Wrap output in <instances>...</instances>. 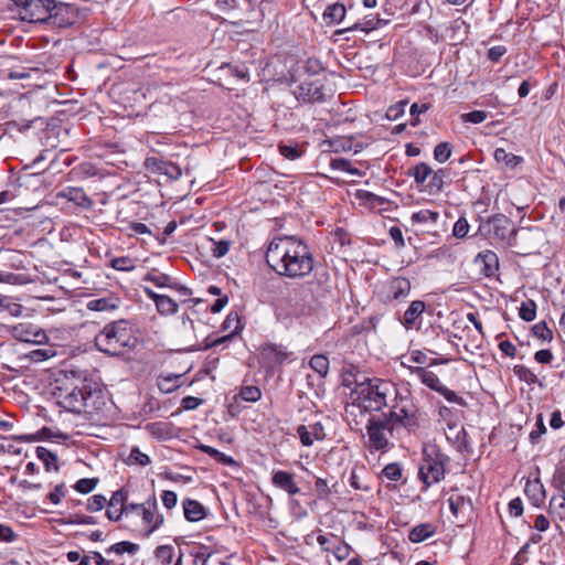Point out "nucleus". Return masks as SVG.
Listing matches in <instances>:
<instances>
[{"instance_id":"1","label":"nucleus","mask_w":565,"mask_h":565,"mask_svg":"<svg viewBox=\"0 0 565 565\" xmlns=\"http://www.w3.org/2000/svg\"><path fill=\"white\" fill-rule=\"evenodd\" d=\"M267 265L279 276L301 279L315 267V258L309 246L295 236L275 237L266 250Z\"/></svg>"},{"instance_id":"2","label":"nucleus","mask_w":565,"mask_h":565,"mask_svg":"<svg viewBox=\"0 0 565 565\" xmlns=\"http://www.w3.org/2000/svg\"><path fill=\"white\" fill-rule=\"evenodd\" d=\"M21 20L30 23H51L65 26L71 24L70 18H64L70 7L55 0H14Z\"/></svg>"},{"instance_id":"3","label":"nucleus","mask_w":565,"mask_h":565,"mask_svg":"<svg viewBox=\"0 0 565 565\" xmlns=\"http://www.w3.org/2000/svg\"><path fill=\"white\" fill-rule=\"evenodd\" d=\"M138 339L131 324L126 320L107 323L95 337L96 348L109 355H119L137 345Z\"/></svg>"},{"instance_id":"4","label":"nucleus","mask_w":565,"mask_h":565,"mask_svg":"<svg viewBox=\"0 0 565 565\" xmlns=\"http://www.w3.org/2000/svg\"><path fill=\"white\" fill-rule=\"evenodd\" d=\"M58 405L71 413L93 414L99 409L104 402L97 392L92 390L84 382L81 385H65L57 387L54 393Z\"/></svg>"},{"instance_id":"5","label":"nucleus","mask_w":565,"mask_h":565,"mask_svg":"<svg viewBox=\"0 0 565 565\" xmlns=\"http://www.w3.org/2000/svg\"><path fill=\"white\" fill-rule=\"evenodd\" d=\"M359 399L365 411L380 412L384 407H390L393 399L401 391L398 386L390 380L379 377L366 379L358 384Z\"/></svg>"},{"instance_id":"6","label":"nucleus","mask_w":565,"mask_h":565,"mask_svg":"<svg viewBox=\"0 0 565 565\" xmlns=\"http://www.w3.org/2000/svg\"><path fill=\"white\" fill-rule=\"evenodd\" d=\"M388 408L390 411L382 415L392 424V426L403 427L408 433H414L418 429L420 412L409 391H399Z\"/></svg>"},{"instance_id":"7","label":"nucleus","mask_w":565,"mask_h":565,"mask_svg":"<svg viewBox=\"0 0 565 565\" xmlns=\"http://www.w3.org/2000/svg\"><path fill=\"white\" fill-rule=\"evenodd\" d=\"M449 458L441 454L437 446L429 445L423 448V460L418 477L427 487L439 482L445 476V466Z\"/></svg>"},{"instance_id":"8","label":"nucleus","mask_w":565,"mask_h":565,"mask_svg":"<svg viewBox=\"0 0 565 565\" xmlns=\"http://www.w3.org/2000/svg\"><path fill=\"white\" fill-rule=\"evenodd\" d=\"M478 231L482 236L507 243L509 246L514 245L518 233V228L512 226V221L503 214L489 216L480 223Z\"/></svg>"},{"instance_id":"9","label":"nucleus","mask_w":565,"mask_h":565,"mask_svg":"<svg viewBox=\"0 0 565 565\" xmlns=\"http://www.w3.org/2000/svg\"><path fill=\"white\" fill-rule=\"evenodd\" d=\"M394 426L383 416H372L366 424L370 449L375 451H386L388 449L390 437L393 436Z\"/></svg>"},{"instance_id":"10","label":"nucleus","mask_w":565,"mask_h":565,"mask_svg":"<svg viewBox=\"0 0 565 565\" xmlns=\"http://www.w3.org/2000/svg\"><path fill=\"white\" fill-rule=\"evenodd\" d=\"M297 100L302 103H318L324 99L323 85L319 79L308 77L301 81L292 90Z\"/></svg>"},{"instance_id":"11","label":"nucleus","mask_w":565,"mask_h":565,"mask_svg":"<svg viewBox=\"0 0 565 565\" xmlns=\"http://www.w3.org/2000/svg\"><path fill=\"white\" fill-rule=\"evenodd\" d=\"M288 358L286 348L277 344H265L260 349V359L264 365L274 367L278 364H282Z\"/></svg>"},{"instance_id":"12","label":"nucleus","mask_w":565,"mask_h":565,"mask_svg":"<svg viewBox=\"0 0 565 565\" xmlns=\"http://www.w3.org/2000/svg\"><path fill=\"white\" fill-rule=\"evenodd\" d=\"M553 483L558 493L551 498L550 511L563 520L565 519V475L561 473L554 477Z\"/></svg>"},{"instance_id":"13","label":"nucleus","mask_w":565,"mask_h":565,"mask_svg":"<svg viewBox=\"0 0 565 565\" xmlns=\"http://www.w3.org/2000/svg\"><path fill=\"white\" fill-rule=\"evenodd\" d=\"M143 292L149 299L153 300L159 313L169 316L178 312L179 305L172 298L166 295H159L149 287H143Z\"/></svg>"},{"instance_id":"14","label":"nucleus","mask_w":565,"mask_h":565,"mask_svg":"<svg viewBox=\"0 0 565 565\" xmlns=\"http://www.w3.org/2000/svg\"><path fill=\"white\" fill-rule=\"evenodd\" d=\"M157 500L156 497L152 495L147 500L146 505L141 510L142 521L145 524L149 525V533L156 531L163 523V516L157 514Z\"/></svg>"},{"instance_id":"15","label":"nucleus","mask_w":565,"mask_h":565,"mask_svg":"<svg viewBox=\"0 0 565 565\" xmlns=\"http://www.w3.org/2000/svg\"><path fill=\"white\" fill-rule=\"evenodd\" d=\"M271 482L276 488L286 491L289 495H295L300 492L291 472L284 470L275 471L271 477Z\"/></svg>"},{"instance_id":"16","label":"nucleus","mask_w":565,"mask_h":565,"mask_svg":"<svg viewBox=\"0 0 565 565\" xmlns=\"http://www.w3.org/2000/svg\"><path fill=\"white\" fill-rule=\"evenodd\" d=\"M14 332L23 342L42 343L46 340L45 332L30 323H20L14 328Z\"/></svg>"},{"instance_id":"17","label":"nucleus","mask_w":565,"mask_h":565,"mask_svg":"<svg viewBox=\"0 0 565 565\" xmlns=\"http://www.w3.org/2000/svg\"><path fill=\"white\" fill-rule=\"evenodd\" d=\"M411 292V281L404 277H396L391 280L387 290V299L399 301Z\"/></svg>"},{"instance_id":"18","label":"nucleus","mask_w":565,"mask_h":565,"mask_svg":"<svg viewBox=\"0 0 565 565\" xmlns=\"http://www.w3.org/2000/svg\"><path fill=\"white\" fill-rule=\"evenodd\" d=\"M524 493L536 508H540L545 501V488L540 479L529 480L525 484Z\"/></svg>"},{"instance_id":"19","label":"nucleus","mask_w":565,"mask_h":565,"mask_svg":"<svg viewBox=\"0 0 565 565\" xmlns=\"http://www.w3.org/2000/svg\"><path fill=\"white\" fill-rule=\"evenodd\" d=\"M408 370L411 374L416 375L420 382L430 390L439 392V390L443 387L440 380L434 372L428 371L422 366H408Z\"/></svg>"},{"instance_id":"20","label":"nucleus","mask_w":565,"mask_h":565,"mask_svg":"<svg viewBox=\"0 0 565 565\" xmlns=\"http://www.w3.org/2000/svg\"><path fill=\"white\" fill-rule=\"evenodd\" d=\"M436 532L437 526L434 523H420L412 527V530L408 533V540L412 543H422L434 536Z\"/></svg>"},{"instance_id":"21","label":"nucleus","mask_w":565,"mask_h":565,"mask_svg":"<svg viewBox=\"0 0 565 565\" xmlns=\"http://www.w3.org/2000/svg\"><path fill=\"white\" fill-rule=\"evenodd\" d=\"M426 305L422 300H414L411 302L407 310L404 312L403 324L406 329H412L415 327L417 320L420 318L423 312L425 311Z\"/></svg>"},{"instance_id":"22","label":"nucleus","mask_w":565,"mask_h":565,"mask_svg":"<svg viewBox=\"0 0 565 565\" xmlns=\"http://www.w3.org/2000/svg\"><path fill=\"white\" fill-rule=\"evenodd\" d=\"M477 262H481L483 267L481 271L486 277H492L499 269V259L494 252L486 250L477 256Z\"/></svg>"},{"instance_id":"23","label":"nucleus","mask_w":565,"mask_h":565,"mask_svg":"<svg viewBox=\"0 0 565 565\" xmlns=\"http://www.w3.org/2000/svg\"><path fill=\"white\" fill-rule=\"evenodd\" d=\"M184 516L190 522H198L205 518V508L198 501L186 499L183 501Z\"/></svg>"},{"instance_id":"24","label":"nucleus","mask_w":565,"mask_h":565,"mask_svg":"<svg viewBox=\"0 0 565 565\" xmlns=\"http://www.w3.org/2000/svg\"><path fill=\"white\" fill-rule=\"evenodd\" d=\"M450 511L455 516L460 513L470 512L472 510V502L469 498L461 494H451L448 499Z\"/></svg>"},{"instance_id":"25","label":"nucleus","mask_w":565,"mask_h":565,"mask_svg":"<svg viewBox=\"0 0 565 565\" xmlns=\"http://www.w3.org/2000/svg\"><path fill=\"white\" fill-rule=\"evenodd\" d=\"M347 9L342 3L335 2L327 7L323 12V20L328 24H335L343 21Z\"/></svg>"},{"instance_id":"26","label":"nucleus","mask_w":565,"mask_h":565,"mask_svg":"<svg viewBox=\"0 0 565 565\" xmlns=\"http://www.w3.org/2000/svg\"><path fill=\"white\" fill-rule=\"evenodd\" d=\"M222 327L224 330L231 331V334L216 340L214 342V345L228 340L230 338H232L234 334H236L242 329L239 317H238L237 312H230L227 315L226 319L224 320Z\"/></svg>"},{"instance_id":"27","label":"nucleus","mask_w":565,"mask_h":565,"mask_svg":"<svg viewBox=\"0 0 565 565\" xmlns=\"http://www.w3.org/2000/svg\"><path fill=\"white\" fill-rule=\"evenodd\" d=\"M119 300L115 297H105L88 301L87 308L92 311H111L118 308Z\"/></svg>"},{"instance_id":"28","label":"nucleus","mask_w":565,"mask_h":565,"mask_svg":"<svg viewBox=\"0 0 565 565\" xmlns=\"http://www.w3.org/2000/svg\"><path fill=\"white\" fill-rule=\"evenodd\" d=\"M62 196L83 207L90 205V200L81 188H67L63 191Z\"/></svg>"},{"instance_id":"29","label":"nucleus","mask_w":565,"mask_h":565,"mask_svg":"<svg viewBox=\"0 0 565 565\" xmlns=\"http://www.w3.org/2000/svg\"><path fill=\"white\" fill-rule=\"evenodd\" d=\"M446 175V170L444 169L433 171L426 185L429 194H438L444 190Z\"/></svg>"},{"instance_id":"30","label":"nucleus","mask_w":565,"mask_h":565,"mask_svg":"<svg viewBox=\"0 0 565 565\" xmlns=\"http://www.w3.org/2000/svg\"><path fill=\"white\" fill-rule=\"evenodd\" d=\"M35 452L36 457L44 463L47 471H58L57 457L55 454L42 446H39Z\"/></svg>"},{"instance_id":"31","label":"nucleus","mask_w":565,"mask_h":565,"mask_svg":"<svg viewBox=\"0 0 565 565\" xmlns=\"http://www.w3.org/2000/svg\"><path fill=\"white\" fill-rule=\"evenodd\" d=\"M143 280L150 281L160 288H174L175 287V282L172 280V278L169 275L162 274V273H156V271L148 273L145 275Z\"/></svg>"},{"instance_id":"32","label":"nucleus","mask_w":565,"mask_h":565,"mask_svg":"<svg viewBox=\"0 0 565 565\" xmlns=\"http://www.w3.org/2000/svg\"><path fill=\"white\" fill-rule=\"evenodd\" d=\"M439 218V213L431 210H420L411 216L412 224H435Z\"/></svg>"},{"instance_id":"33","label":"nucleus","mask_w":565,"mask_h":565,"mask_svg":"<svg viewBox=\"0 0 565 565\" xmlns=\"http://www.w3.org/2000/svg\"><path fill=\"white\" fill-rule=\"evenodd\" d=\"M431 173L433 169L427 163L420 162L409 170L408 175L413 177L417 184H424Z\"/></svg>"},{"instance_id":"34","label":"nucleus","mask_w":565,"mask_h":565,"mask_svg":"<svg viewBox=\"0 0 565 565\" xmlns=\"http://www.w3.org/2000/svg\"><path fill=\"white\" fill-rule=\"evenodd\" d=\"M493 156L497 162H502L510 168H514L523 161L522 157L507 152L503 148L495 149Z\"/></svg>"},{"instance_id":"35","label":"nucleus","mask_w":565,"mask_h":565,"mask_svg":"<svg viewBox=\"0 0 565 565\" xmlns=\"http://www.w3.org/2000/svg\"><path fill=\"white\" fill-rule=\"evenodd\" d=\"M146 430L158 439H166L170 436V426L168 423L154 422L146 425Z\"/></svg>"},{"instance_id":"36","label":"nucleus","mask_w":565,"mask_h":565,"mask_svg":"<svg viewBox=\"0 0 565 565\" xmlns=\"http://www.w3.org/2000/svg\"><path fill=\"white\" fill-rule=\"evenodd\" d=\"M514 375L529 385L540 384L537 376L527 366L519 364L513 367Z\"/></svg>"},{"instance_id":"37","label":"nucleus","mask_w":565,"mask_h":565,"mask_svg":"<svg viewBox=\"0 0 565 565\" xmlns=\"http://www.w3.org/2000/svg\"><path fill=\"white\" fill-rule=\"evenodd\" d=\"M198 448L202 452H204V454L209 455L210 457H212L213 459H215L217 462H221V463L227 465V466L235 463V461L232 457L225 455L224 452H221L220 450H217L211 446L200 445Z\"/></svg>"},{"instance_id":"38","label":"nucleus","mask_w":565,"mask_h":565,"mask_svg":"<svg viewBox=\"0 0 565 565\" xmlns=\"http://www.w3.org/2000/svg\"><path fill=\"white\" fill-rule=\"evenodd\" d=\"M310 367L317 372L319 375L324 377L329 371V360L326 355L316 354L310 359L309 362Z\"/></svg>"},{"instance_id":"39","label":"nucleus","mask_w":565,"mask_h":565,"mask_svg":"<svg viewBox=\"0 0 565 565\" xmlns=\"http://www.w3.org/2000/svg\"><path fill=\"white\" fill-rule=\"evenodd\" d=\"M127 463L146 467L151 463V459L148 455L143 454L138 447H132L128 456Z\"/></svg>"},{"instance_id":"40","label":"nucleus","mask_w":565,"mask_h":565,"mask_svg":"<svg viewBox=\"0 0 565 565\" xmlns=\"http://www.w3.org/2000/svg\"><path fill=\"white\" fill-rule=\"evenodd\" d=\"M154 555L162 565H169L173 561L174 548L171 545H160L156 548Z\"/></svg>"},{"instance_id":"41","label":"nucleus","mask_w":565,"mask_h":565,"mask_svg":"<svg viewBox=\"0 0 565 565\" xmlns=\"http://www.w3.org/2000/svg\"><path fill=\"white\" fill-rule=\"evenodd\" d=\"M519 315L526 322L533 321L536 317V303L533 300L523 301Z\"/></svg>"},{"instance_id":"42","label":"nucleus","mask_w":565,"mask_h":565,"mask_svg":"<svg viewBox=\"0 0 565 565\" xmlns=\"http://www.w3.org/2000/svg\"><path fill=\"white\" fill-rule=\"evenodd\" d=\"M330 167L332 170L344 171L352 175H360V171L356 168H353L349 160L343 158L332 159L330 162Z\"/></svg>"},{"instance_id":"43","label":"nucleus","mask_w":565,"mask_h":565,"mask_svg":"<svg viewBox=\"0 0 565 565\" xmlns=\"http://www.w3.org/2000/svg\"><path fill=\"white\" fill-rule=\"evenodd\" d=\"M452 152V147L449 142H439L434 149V158L436 161L444 163L446 162Z\"/></svg>"},{"instance_id":"44","label":"nucleus","mask_w":565,"mask_h":565,"mask_svg":"<svg viewBox=\"0 0 565 565\" xmlns=\"http://www.w3.org/2000/svg\"><path fill=\"white\" fill-rule=\"evenodd\" d=\"M138 548H139V546L137 544L128 542V541H122V542L111 545L109 548H107L106 552L107 553L114 552L116 554H124V553L135 554L138 551Z\"/></svg>"},{"instance_id":"45","label":"nucleus","mask_w":565,"mask_h":565,"mask_svg":"<svg viewBox=\"0 0 565 565\" xmlns=\"http://www.w3.org/2000/svg\"><path fill=\"white\" fill-rule=\"evenodd\" d=\"M533 334L543 341L551 342L553 340V332L544 321H541L532 327Z\"/></svg>"},{"instance_id":"46","label":"nucleus","mask_w":565,"mask_h":565,"mask_svg":"<svg viewBox=\"0 0 565 565\" xmlns=\"http://www.w3.org/2000/svg\"><path fill=\"white\" fill-rule=\"evenodd\" d=\"M380 23L381 20L377 18L365 19L364 22L354 23L352 26H348L343 31L362 30L364 32H370L372 30H375Z\"/></svg>"},{"instance_id":"47","label":"nucleus","mask_w":565,"mask_h":565,"mask_svg":"<svg viewBox=\"0 0 565 565\" xmlns=\"http://www.w3.org/2000/svg\"><path fill=\"white\" fill-rule=\"evenodd\" d=\"M98 479L96 478H83L79 479L75 484L74 489L83 494L92 492L97 486Z\"/></svg>"},{"instance_id":"48","label":"nucleus","mask_w":565,"mask_h":565,"mask_svg":"<svg viewBox=\"0 0 565 565\" xmlns=\"http://www.w3.org/2000/svg\"><path fill=\"white\" fill-rule=\"evenodd\" d=\"M382 475L392 481H398L402 478V467L397 462L388 463L382 470Z\"/></svg>"},{"instance_id":"49","label":"nucleus","mask_w":565,"mask_h":565,"mask_svg":"<svg viewBox=\"0 0 565 565\" xmlns=\"http://www.w3.org/2000/svg\"><path fill=\"white\" fill-rule=\"evenodd\" d=\"M239 396L246 402H257L262 396V392L257 386H244L239 392Z\"/></svg>"},{"instance_id":"50","label":"nucleus","mask_w":565,"mask_h":565,"mask_svg":"<svg viewBox=\"0 0 565 565\" xmlns=\"http://www.w3.org/2000/svg\"><path fill=\"white\" fill-rule=\"evenodd\" d=\"M166 161L157 157H148L145 160V168L151 173L161 174Z\"/></svg>"},{"instance_id":"51","label":"nucleus","mask_w":565,"mask_h":565,"mask_svg":"<svg viewBox=\"0 0 565 565\" xmlns=\"http://www.w3.org/2000/svg\"><path fill=\"white\" fill-rule=\"evenodd\" d=\"M212 244H213L212 254L216 258H221V257L225 256L228 253L230 246H231L230 241H226V239H221L217 242L212 239Z\"/></svg>"},{"instance_id":"52","label":"nucleus","mask_w":565,"mask_h":565,"mask_svg":"<svg viewBox=\"0 0 565 565\" xmlns=\"http://www.w3.org/2000/svg\"><path fill=\"white\" fill-rule=\"evenodd\" d=\"M488 115L484 110H473L461 115L463 122L481 124L487 119Z\"/></svg>"},{"instance_id":"53","label":"nucleus","mask_w":565,"mask_h":565,"mask_svg":"<svg viewBox=\"0 0 565 565\" xmlns=\"http://www.w3.org/2000/svg\"><path fill=\"white\" fill-rule=\"evenodd\" d=\"M428 109H429V105L428 104H417V103H414L411 106V108H409V113H411V116H412L411 125L413 127L417 126L419 124V118H418L419 115L426 113Z\"/></svg>"},{"instance_id":"54","label":"nucleus","mask_w":565,"mask_h":565,"mask_svg":"<svg viewBox=\"0 0 565 565\" xmlns=\"http://www.w3.org/2000/svg\"><path fill=\"white\" fill-rule=\"evenodd\" d=\"M297 434L299 436V439H300L302 446L310 447L313 445V441L316 440V438L313 437L312 433H310V429L307 425L298 426Z\"/></svg>"},{"instance_id":"55","label":"nucleus","mask_w":565,"mask_h":565,"mask_svg":"<svg viewBox=\"0 0 565 565\" xmlns=\"http://www.w3.org/2000/svg\"><path fill=\"white\" fill-rule=\"evenodd\" d=\"M356 198L360 199L361 201L370 203L371 205H375V204L381 205L385 201L383 198L377 196L376 194L365 191V190H358Z\"/></svg>"},{"instance_id":"56","label":"nucleus","mask_w":565,"mask_h":565,"mask_svg":"<svg viewBox=\"0 0 565 565\" xmlns=\"http://www.w3.org/2000/svg\"><path fill=\"white\" fill-rule=\"evenodd\" d=\"M161 174L167 175L170 180H178L181 177L182 171L178 164L171 161H166Z\"/></svg>"},{"instance_id":"57","label":"nucleus","mask_w":565,"mask_h":565,"mask_svg":"<svg viewBox=\"0 0 565 565\" xmlns=\"http://www.w3.org/2000/svg\"><path fill=\"white\" fill-rule=\"evenodd\" d=\"M279 152L281 156H284L286 159L289 160H296L301 156V151L298 149L297 146L292 145H279Z\"/></svg>"},{"instance_id":"58","label":"nucleus","mask_w":565,"mask_h":565,"mask_svg":"<svg viewBox=\"0 0 565 565\" xmlns=\"http://www.w3.org/2000/svg\"><path fill=\"white\" fill-rule=\"evenodd\" d=\"M111 267L117 270L129 271L135 268V264L129 257H117L111 260Z\"/></svg>"},{"instance_id":"59","label":"nucleus","mask_w":565,"mask_h":565,"mask_svg":"<svg viewBox=\"0 0 565 565\" xmlns=\"http://www.w3.org/2000/svg\"><path fill=\"white\" fill-rule=\"evenodd\" d=\"M469 232V223L465 217H459L452 228V234L457 238H463Z\"/></svg>"},{"instance_id":"60","label":"nucleus","mask_w":565,"mask_h":565,"mask_svg":"<svg viewBox=\"0 0 565 565\" xmlns=\"http://www.w3.org/2000/svg\"><path fill=\"white\" fill-rule=\"evenodd\" d=\"M546 433V426L544 425L543 415L539 414L536 416V429L532 430L530 434L531 441L533 444L537 443L542 435Z\"/></svg>"},{"instance_id":"61","label":"nucleus","mask_w":565,"mask_h":565,"mask_svg":"<svg viewBox=\"0 0 565 565\" xmlns=\"http://www.w3.org/2000/svg\"><path fill=\"white\" fill-rule=\"evenodd\" d=\"M106 498L102 494H95L93 497H90L87 501V510L90 511V512H97V511H100L105 503H106Z\"/></svg>"},{"instance_id":"62","label":"nucleus","mask_w":565,"mask_h":565,"mask_svg":"<svg viewBox=\"0 0 565 565\" xmlns=\"http://www.w3.org/2000/svg\"><path fill=\"white\" fill-rule=\"evenodd\" d=\"M127 493L124 489H120L113 493L108 505L111 508L119 507V509H122L126 504Z\"/></svg>"},{"instance_id":"63","label":"nucleus","mask_w":565,"mask_h":565,"mask_svg":"<svg viewBox=\"0 0 565 565\" xmlns=\"http://www.w3.org/2000/svg\"><path fill=\"white\" fill-rule=\"evenodd\" d=\"M440 395H443L449 403H456L458 405H463V398L459 396L456 392L449 390L445 385L439 390L438 392Z\"/></svg>"},{"instance_id":"64","label":"nucleus","mask_w":565,"mask_h":565,"mask_svg":"<svg viewBox=\"0 0 565 565\" xmlns=\"http://www.w3.org/2000/svg\"><path fill=\"white\" fill-rule=\"evenodd\" d=\"M407 102H399L398 104L391 106L387 109L386 116L391 120H396L405 110Z\"/></svg>"}]
</instances>
